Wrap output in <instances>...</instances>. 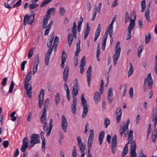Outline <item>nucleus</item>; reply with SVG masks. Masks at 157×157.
<instances>
[{"instance_id":"obj_1","label":"nucleus","mask_w":157,"mask_h":157,"mask_svg":"<svg viewBox=\"0 0 157 157\" xmlns=\"http://www.w3.org/2000/svg\"><path fill=\"white\" fill-rule=\"evenodd\" d=\"M82 105L83 108L82 114V118H85L87 115L88 112L89 106L87 104V101L85 99L84 94H82L81 97Z\"/></svg>"},{"instance_id":"obj_2","label":"nucleus","mask_w":157,"mask_h":157,"mask_svg":"<svg viewBox=\"0 0 157 157\" xmlns=\"http://www.w3.org/2000/svg\"><path fill=\"white\" fill-rule=\"evenodd\" d=\"M120 44L119 41L117 42L115 49V53L113 57V63L114 65H115L117 64V61L120 55L121 48L120 47Z\"/></svg>"},{"instance_id":"obj_3","label":"nucleus","mask_w":157,"mask_h":157,"mask_svg":"<svg viewBox=\"0 0 157 157\" xmlns=\"http://www.w3.org/2000/svg\"><path fill=\"white\" fill-rule=\"evenodd\" d=\"M78 145L79 148L81 153V157H84L86 152V148L83 143L82 142L81 138L79 136L77 137Z\"/></svg>"},{"instance_id":"obj_4","label":"nucleus","mask_w":157,"mask_h":157,"mask_svg":"<svg viewBox=\"0 0 157 157\" xmlns=\"http://www.w3.org/2000/svg\"><path fill=\"white\" fill-rule=\"evenodd\" d=\"M69 68L68 66H66L65 67L63 73V78L65 81L64 84V88L66 91L69 90L68 86L66 83L69 75Z\"/></svg>"},{"instance_id":"obj_5","label":"nucleus","mask_w":157,"mask_h":157,"mask_svg":"<svg viewBox=\"0 0 157 157\" xmlns=\"http://www.w3.org/2000/svg\"><path fill=\"white\" fill-rule=\"evenodd\" d=\"M31 15L29 16L28 14H26L24 17V24L26 25L27 23L29 24H31L33 23L34 19L35 14L33 11H32Z\"/></svg>"},{"instance_id":"obj_6","label":"nucleus","mask_w":157,"mask_h":157,"mask_svg":"<svg viewBox=\"0 0 157 157\" xmlns=\"http://www.w3.org/2000/svg\"><path fill=\"white\" fill-rule=\"evenodd\" d=\"M53 124V121L52 119L50 120L49 123V126H48V123L47 122H44V124L43 127V130L44 132L47 133V136H49L50 134L51 130L53 127L52 124Z\"/></svg>"},{"instance_id":"obj_7","label":"nucleus","mask_w":157,"mask_h":157,"mask_svg":"<svg viewBox=\"0 0 157 157\" xmlns=\"http://www.w3.org/2000/svg\"><path fill=\"white\" fill-rule=\"evenodd\" d=\"M40 135L39 134H32L31 136L30 142L31 144L29 146L30 147H32L35 144L40 143Z\"/></svg>"},{"instance_id":"obj_8","label":"nucleus","mask_w":157,"mask_h":157,"mask_svg":"<svg viewBox=\"0 0 157 157\" xmlns=\"http://www.w3.org/2000/svg\"><path fill=\"white\" fill-rule=\"evenodd\" d=\"M153 80L151 76V74L149 73L146 78L144 79V86L148 85L150 89H151L152 87Z\"/></svg>"},{"instance_id":"obj_9","label":"nucleus","mask_w":157,"mask_h":157,"mask_svg":"<svg viewBox=\"0 0 157 157\" xmlns=\"http://www.w3.org/2000/svg\"><path fill=\"white\" fill-rule=\"evenodd\" d=\"M61 120V126L64 132L66 133L67 132V122L66 118L63 115L62 116Z\"/></svg>"},{"instance_id":"obj_10","label":"nucleus","mask_w":157,"mask_h":157,"mask_svg":"<svg viewBox=\"0 0 157 157\" xmlns=\"http://www.w3.org/2000/svg\"><path fill=\"white\" fill-rule=\"evenodd\" d=\"M117 136L116 135H114L112 138L111 143L112 152L113 154H114L115 152L117 146Z\"/></svg>"},{"instance_id":"obj_11","label":"nucleus","mask_w":157,"mask_h":157,"mask_svg":"<svg viewBox=\"0 0 157 157\" xmlns=\"http://www.w3.org/2000/svg\"><path fill=\"white\" fill-rule=\"evenodd\" d=\"M75 81L77 82L74 85L72 91V96L73 100L75 98L76 99H77L76 97V96L78 94V92L79 90V88H78V80L77 79H76Z\"/></svg>"},{"instance_id":"obj_12","label":"nucleus","mask_w":157,"mask_h":157,"mask_svg":"<svg viewBox=\"0 0 157 157\" xmlns=\"http://www.w3.org/2000/svg\"><path fill=\"white\" fill-rule=\"evenodd\" d=\"M94 131L93 130H90L89 137L87 141V147H91L92 144L93 142V139L94 138Z\"/></svg>"},{"instance_id":"obj_13","label":"nucleus","mask_w":157,"mask_h":157,"mask_svg":"<svg viewBox=\"0 0 157 157\" xmlns=\"http://www.w3.org/2000/svg\"><path fill=\"white\" fill-rule=\"evenodd\" d=\"M31 71H30L25 78V88H26L27 86H29L31 85L30 84H29V82L31 79Z\"/></svg>"},{"instance_id":"obj_14","label":"nucleus","mask_w":157,"mask_h":157,"mask_svg":"<svg viewBox=\"0 0 157 157\" xmlns=\"http://www.w3.org/2000/svg\"><path fill=\"white\" fill-rule=\"evenodd\" d=\"M44 95V91L43 89H41L40 94L39 96V107L41 108L43 104V99Z\"/></svg>"},{"instance_id":"obj_15","label":"nucleus","mask_w":157,"mask_h":157,"mask_svg":"<svg viewBox=\"0 0 157 157\" xmlns=\"http://www.w3.org/2000/svg\"><path fill=\"white\" fill-rule=\"evenodd\" d=\"M29 140L27 137H25L22 141V145L21 148V151L22 152H25L26 150L28 147V143Z\"/></svg>"},{"instance_id":"obj_16","label":"nucleus","mask_w":157,"mask_h":157,"mask_svg":"<svg viewBox=\"0 0 157 157\" xmlns=\"http://www.w3.org/2000/svg\"><path fill=\"white\" fill-rule=\"evenodd\" d=\"M87 72V81L88 87H89L90 85V81L91 78V67L90 66L88 67Z\"/></svg>"},{"instance_id":"obj_17","label":"nucleus","mask_w":157,"mask_h":157,"mask_svg":"<svg viewBox=\"0 0 157 157\" xmlns=\"http://www.w3.org/2000/svg\"><path fill=\"white\" fill-rule=\"evenodd\" d=\"M122 114V112L121 109L119 107L117 108L116 111V119L118 123H119L120 121Z\"/></svg>"},{"instance_id":"obj_18","label":"nucleus","mask_w":157,"mask_h":157,"mask_svg":"<svg viewBox=\"0 0 157 157\" xmlns=\"http://www.w3.org/2000/svg\"><path fill=\"white\" fill-rule=\"evenodd\" d=\"M134 19H130V21L128 28V31H131L133 30L135 26V21L136 16L135 15L134 17Z\"/></svg>"},{"instance_id":"obj_19","label":"nucleus","mask_w":157,"mask_h":157,"mask_svg":"<svg viewBox=\"0 0 157 157\" xmlns=\"http://www.w3.org/2000/svg\"><path fill=\"white\" fill-rule=\"evenodd\" d=\"M86 57L85 56H84L81 60L80 66V73L81 74H82L84 72V66L86 64Z\"/></svg>"},{"instance_id":"obj_20","label":"nucleus","mask_w":157,"mask_h":157,"mask_svg":"<svg viewBox=\"0 0 157 157\" xmlns=\"http://www.w3.org/2000/svg\"><path fill=\"white\" fill-rule=\"evenodd\" d=\"M102 94H100L98 91L96 92L94 94V98L95 102L96 104H98L100 102L101 98V95Z\"/></svg>"},{"instance_id":"obj_21","label":"nucleus","mask_w":157,"mask_h":157,"mask_svg":"<svg viewBox=\"0 0 157 157\" xmlns=\"http://www.w3.org/2000/svg\"><path fill=\"white\" fill-rule=\"evenodd\" d=\"M74 99L73 100V104L71 105V110L73 114H75L76 112V102L77 101V99L75 98H74Z\"/></svg>"},{"instance_id":"obj_22","label":"nucleus","mask_w":157,"mask_h":157,"mask_svg":"<svg viewBox=\"0 0 157 157\" xmlns=\"http://www.w3.org/2000/svg\"><path fill=\"white\" fill-rule=\"evenodd\" d=\"M101 27L100 24H98V27L96 29L95 33V38L94 39V41L95 42L97 40L98 37L100 35L101 32Z\"/></svg>"},{"instance_id":"obj_23","label":"nucleus","mask_w":157,"mask_h":157,"mask_svg":"<svg viewBox=\"0 0 157 157\" xmlns=\"http://www.w3.org/2000/svg\"><path fill=\"white\" fill-rule=\"evenodd\" d=\"M113 96L112 88H110L109 90L108 94V100L109 103H111L113 101V98L112 97Z\"/></svg>"},{"instance_id":"obj_24","label":"nucleus","mask_w":157,"mask_h":157,"mask_svg":"<svg viewBox=\"0 0 157 157\" xmlns=\"http://www.w3.org/2000/svg\"><path fill=\"white\" fill-rule=\"evenodd\" d=\"M46 109H45V108H44L40 118L41 122L42 124L44 123L46 120Z\"/></svg>"},{"instance_id":"obj_25","label":"nucleus","mask_w":157,"mask_h":157,"mask_svg":"<svg viewBox=\"0 0 157 157\" xmlns=\"http://www.w3.org/2000/svg\"><path fill=\"white\" fill-rule=\"evenodd\" d=\"M128 128H126L125 126H121L120 129V132L121 135V137L122 136L123 134L124 135H126V133L128 132Z\"/></svg>"},{"instance_id":"obj_26","label":"nucleus","mask_w":157,"mask_h":157,"mask_svg":"<svg viewBox=\"0 0 157 157\" xmlns=\"http://www.w3.org/2000/svg\"><path fill=\"white\" fill-rule=\"evenodd\" d=\"M152 121L154 122V126L155 127L157 123V107L154 110L152 115Z\"/></svg>"},{"instance_id":"obj_27","label":"nucleus","mask_w":157,"mask_h":157,"mask_svg":"<svg viewBox=\"0 0 157 157\" xmlns=\"http://www.w3.org/2000/svg\"><path fill=\"white\" fill-rule=\"evenodd\" d=\"M25 89L26 90V93L27 95L29 98H31L32 96V87L31 85L27 86Z\"/></svg>"},{"instance_id":"obj_28","label":"nucleus","mask_w":157,"mask_h":157,"mask_svg":"<svg viewBox=\"0 0 157 157\" xmlns=\"http://www.w3.org/2000/svg\"><path fill=\"white\" fill-rule=\"evenodd\" d=\"M50 17H48L47 15L45 16L42 23V27L43 29H45L46 27V26L48 23V19H50Z\"/></svg>"},{"instance_id":"obj_29","label":"nucleus","mask_w":157,"mask_h":157,"mask_svg":"<svg viewBox=\"0 0 157 157\" xmlns=\"http://www.w3.org/2000/svg\"><path fill=\"white\" fill-rule=\"evenodd\" d=\"M129 142L127 143L125 145L123 148V151L122 153V157H124L128 153V145L129 143Z\"/></svg>"},{"instance_id":"obj_30","label":"nucleus","mask_w":157,"mask_h":157,"mask_svg":"<svg viewBox=\"0 0 157 157\" xmlns=\"http://www.w3.org/2000/svg\"><path fill=\"white\" fill-rule=\"evenodd\" d=\"M73 40V38L71 33H68V43L69 47H71Z\"/></svg>"},{"instance_id":"obj_31","label":"nucleus","mask_w":157,"mask_h":157,"mask_svg":"<svg viewBox=\"0 0 157 157\" xmlns=\"http://www.w3.org/2000/svg\"><path fill=\"white\" fill-rule=\"evenodd\" d=\"M145 16L147 21L150 22H151L150 17V10L149 9H147L145 13Z\"/></svg>"},{"instance_id":"obj_32","label":"nucleus","mask_w":157,"mask_h":157,"mask_svg":"<svg viewBox=\"0 0 157 157\" xmlns=\"http://www.w3.org/2000/svg\"><path fill=\"white\" fill-rule=\"evenodd\" d=\"M90 31V27L89 26L88 23H87V24L86 26V30L85 31L84 35V40H85L87 37L89 33V32Z\"/></svg>"},{"instance_id":"obj_33","label":"nucleus","mask_w":157,"mask_h":157,"mask_svg":"<svg viewBox=\"0 0 157 157\" xmlns=\"http://www.w3.org/2000/svg\"><path fill=\"white\" fill-rule=\"evenodd\" d=\"M136 149V142L132 141L131 143L130 151H135Z\"/></svg>"},{"instance_id":"obj_34","label":"nucleus","mask_w":157,"mask_h":157,"mask_svg":"<svg viewBox=\"0 0 157 157\" xmlns=\"http://www.w3.org/2000/svg\"><path fill=\"white\" fill-rule=\"evenodd\" d=\"M80 41L79 40V42L76 43L77 48L75 52V55L76 56H78V54L80 51Z\"/></svg>"},{"instance_id":"obj_35","label":"nucleus","mask_w":157,"mask_h":157,"mask_svg":"<svg viewBox=\"0 0 157 157\" xmlns=\"http://www.w3.org/2000/svg\"><path fill=\"white\" fill-rule=\"evenodd\" d=\"M157 136V132L156 130H154L152 132V139L153 142L155 141Z\"/></svg>"},{"instance_id":"obj_36","label":"nucleus","mask_w":157,"mask_h":157,"mask_svg":"<svg viewBox=\"0 0 157 157\" xmlns=\"http://www.w3.org/2000/svg\"><path fill=\"white\" fill-rule=\"evenodd\" d=\"M108 36V32H106L103 36V39L102 40V45H105Z\"/></svg>"},{"instance_id":"obj_37","label":"nucleus","mask_w":157,"mask_h":157,"mask_svg":"<svg viewBox=\"0 0 157 157\" xmlns=\"http://www.w3.org/2000/svg\"><path fill=\"white\" fill-rule=\"evenodd\" d=\"M129 66L130 68L128 71V77H129L132 75V74L133 73L134 71V69L132 64L131 63H129Z\"/></svg>"},{"instance_id":"obj_38","label":"nucleus","mask_w":157,"mask_h":157,"mask_svg":"<svg viewBox=\"0 0 157 157\" xmlns=\"http://www.w3.org/2000/svg\"><path fill=\"white\" fill-rule=\"evenodd\" d=\"M67 57V54L65 52V51L63 50L61 56V61H65Z\"/></svg>"},{"instance_id":"obj_39","label":"nucleus","mask_w":157,"mask_h":157,"mask_svg":"<svg viewBox=\"0 0 157 157\" xmlns=\"http://www.w3.org/2000/svg\"><path fill=\"white\" fill-rule=\"evenodd\" d=\"M151 34L150 33H148L147 35L146 36L145 38V42L146 44L148 43L150 40Z\"/></svg>"},{"instance_id":"obj_40","label":"nucleus","mask_w":157,"mask_h":157,"mask_svg":"<svg viewBox=\"0 0 157 157\" xmlns=\"http://www.w3.org/2000/svg\"><path fill=\"white\" fill-rule=\"evenodd\" d=\"M59 12L60 16H63L65 14L66 11L64 7H62L60 8Z\"/></svg>"},{"instance_id":"obj_41","label":"nucleus","mask_w":157,"mask_h":157,"mask_svg":"<svg viewBox=\"0 0 157 157\" xmlns=\"http://www.w3.org/2000/svg\"><path fill=\"white\" fill-rule=\"evenodd\" d=\"M146 3L145 1V0H143L141 3V6L142 8L141 11L142 12H144L146 9Z\"/></svg>"},{"instance_id":"obj_42","label":"nucleus","mask_w":157,"mask_h":157,"mask_svg":"<svg viewBox=\"0 0 157 157\" xmlns=\"http://www.w3.org/2000/svg\"><path fill=\"white\" fill-rule=\"evenodd\" d=\"M38 4L35 3L29 4V8L30 10H32L35 8L37 7Z\"/></svg>"},{"instance_id":"obj_43","label":"nucleus","mask_w":157,"mask_h":157,"mask_svg":"<svg viewBox=\"0 0 157 157\" xmlns=\"http://www.w3.org/2000/svg\"><path fill=\"white\" fill-rule=\"evenodd\" d=\"M133 138V131L132 130H131L128 135V140L129 141H132Z\"/></svg>"},{"instance_id":"obj_44","label":"nucleus","mask_w":157,"mask_h":157,"mask_svg":"<svg viewBox=\"0 0 157 157\" xmlns=\"http://www.w3.org/2000/svg\"><path fill=\"white\" fill-rule=\"evenodd\" d=\"M55 101L56 105H58L60 101V95L58 93H57L55 96Z\"/></svg>"},{"instance_id":"obj_45","label":"nucleus","mask_w":157,"mask_h":157,"mask_svg":"<svg viewBox=\"0 0 157 157\" xmlns=\"http://www.w3.org/2000/svg\"><path fill=\"white\" fill-rule=\"evenodd\" d=\"M56 10L55 8H52L48 10L47 11V14L46 15L48 16L49 17H50V13L53 11H55Z\"/></svg>"},{"instance_id":"obj_46","label":"nucleus","mask_w":157,"mask_h":157,"mask_svg":"<svg viewBox=\"0 0 157 157\" xmlns=\"http://www.w3.org/2000/svg\"><path fill=\"white\" fill-rule=\"evenodd\" d=\"M39 63V55H38L35 57L34 65L38 66Z\"/></svg>"},{"instance_id":"obj_47","label":"nucleus","mask_w":157,"mask_h":157,"mask_svg":"<svg viewBox=\"0 0 157 157\" xmlns=\"http://www.w3.org/2000/svg\"><path fill=\"white\" fill-rule=\"evenodd\" d=\"M53 0H44L41 4L40 7H43L52 1Z\"/></svg>"},{"instance_id":"obj_48","label":"nucleus","mask_w":157,"mask_h":157,"mask_svg":"<svg viewBox=\"0 0 157 157\" xmlns=\"http://www.w3.org/2000/svg\"><path fill=\"white\" fill-rule=\"evenodd\" d=\"M53 0H44L41 4L40 7H43L52 1Z\"/></svg>"},{"instance_id":"obj_49","label":"nucleus","mask_w":157,"mask_h":157,"mask_svg":"<svg viewBox=\"0 0 157 157\" xmlns=\"http://www.w3.org/2000/svg\"><path fill=\"white\" fill-rule=\"evenodd\" d=\"M14 83L13 81H12L11 82V84L10 85V88L9 90V91L8 93H11L12 92L13 89L14 88Z\"/></svg>"},{"instance_id":"obj_50","label":"nucleus","mask_w":157,"mask_h":157,"mask_svg":"<svg viewBox=\"0 0 157 157\" xmlns=\"http://www.w3.org/2000/svg\"><path fill=\"white\" fill-rule=\"evenodd\" d=\"M59 42V38L57 36H56L54 40L53 43V46L54 47L55 46H56V47H57V46Z\"/></svg>"},{"instance_id":"obj_51","label":"nucleus","mask_w":157,"mask_h":157,"mask_svg":"<svg viewBox=\"0 0 157 157\" xmlns=\"http://www.w3.org/2000/svg\"><path fill=\"white\" fill-rule=\"evenodd\" d=\"M131 19L129 17V13L128 12H126L125 13V23H127L129 21V20Z\"/></svg>"},{"instance_id":"obj_52","label":"nucleus","mask_w":157,"mask_h":157,"mask_svg":"<svg viewBox=\"0 0 157 157\" xmlns=\"http://www.w3.org/2000/svg\"><path fill=\"white\" fill-rule=\"evenodd\" d=\"M50 58V56L45 55V63L46 65H48L49 64V60Z\"/></svg>"},{"instance_id":"obj_53","label":"nucleus","mask_w":157,"mask_h":157,"mask_svg":"<svg viewBox=\"0 0 157 157\" xmlns=\"http://www.w3.org/2000/svg\"><path fill=\"white\" fill-rule=\"evenodd\" d=\"M104 123L105 124V127L107 128L110 123V120L107 118H105L104 119Z\"/></svg>"},{"instance_id":"obj_54","label":"nucleus","mask_w":157,"mask_h":157,"mask_svg":"<svg viewBox=\"0 0 157 157\" xmlns=\"http://www.w3.org/2000/svg\"><path fill=\"white\" fill-rule=\"evenodd\" d=\"M33 50L34 48H33L29 50L28 54V58H31L33 56Z\"/></svg>"},{"instance_id":"obj_55","label":"nucleus","mask_w":157,"mask_h":157,"mask_svg":"<svg viewBox=\"0 0 157 157\" xmlns=\"http://www.w3.org/2000/svg\"><path fill=\"white\" fill-rule=\"evenodd\" d=\"M53 49V47L52 46L50 47L47 51V52L46 53V55L50 56H51Z\"/></svg>"},{"instance_id":"obj_56","label":"nucleus","mask_w":157,"mask_h":157,"mask_svg":"<svg viewBox=\"0 0 157 157\" xmlns=\"http://www.w3.org/2000/svg\"><path fill=\"white\" fill-rule=\"evenodd\" d=\"M105 132L104 131H101L99 134L98 139H103L105 136Z\"/></svg>"},{"instance_id":"obj_57","label":"nucleus","mask_w":157,"mask_h":157,"mask_svg":"<svg viewBox=\"0 0 157 157\" xmlns=\"http://www.w3.org/2000/svg\"><path fill=\"white\" fill-rule=\"evenodd\" d=\"M104 82L103 80H101V89L100 90V92L101 94H102L103 93V91L104 90L103 88L104 86Z\"/></svg>"},{"instance_id":"obj_58","label":"nucleus","mask_w":157,"mask_h":157,"mask_svg":"<svg viewBox=\"0 0 157 157\" xmlns=\"http://www.w3.org/2000/svg\"><path fill=\"white\" fill-rule=\"evenodd\" d=\"M21 0H19L16 4L13 5V7L16 8L18 7L21 5Z\"/></svg>"},{"instance_id":"obj_59","label":"nucleus","mask_w":157,"mask_h":157,"mask_svg":"<svg viewBox=\"0 0 157 157\" xmlns=\"http://www.w3.org/2000/svg\"><path fill=\"white\" fill-rule=\"evenodd\" d=\"M46 29L44 31V36L48 35L49 32L50 31V29L51 28H50L48 27V26H46Z\"/></svg>"},{"instance_id":"obj_60","label":"nucleus","mask_w":157,"mask_h":157,"mask_svg":"<svg viewBox=\"0 0 157 157\" xmlns=\"http://www.w3.org/2000/svg\"><path fill=\"white\" fill-rule=\"evenodd\" d=\"M49 102V100L48 99H47L45 101L44 104V108L46 109V108L48 107Z\"/></svg>"},{"instance_id":"obj_61","label":"nucleus","mask_w":157,"mask_h":157,"mask_svg":"<svg viewBox=\"0 0 157 157\" xmlns=\"http://www.w3.org/2000/svg\"><path fill=\"white\" fill-rule=\"evenodd\" d=\"M133 88L132 87H131L129 90V94L130 95V97L131 99H132L133 97Z\"/></svg>"},{"instance_id":"obj_62","label":"nucleus","mask_w":157,"mask_h":157,"mask_svg":"<svg viewBox=\"0 0 157 157\" xmlns=\"http://www.w3.org/2000/svg\"><path fill=\"white\" fill-rule=\"evenodd\" d=\"M130 157H137V155L136 151H130Z\"/></svg>"},{"instance_id":"obj_63","label":"nucleus","mask_w":157,"mask_h":157,"mask_svg":"<svg viewBox=\"0 0 157 157\" xmlns=\"http://www.w3.org/2000/svg\"><path fill=\"white\" fill-rule=\"evenodd\" d=\"M143 48V47H140L138 49V55L139 57H140L141 56V53L142 52Z\"/></svg>"},{"instance_id":"obj_64","label":"nucleus","mask_w":157,"mask_h":157,"mask_svg":"<svg viewBox=\"0 0 157 157\" xmlns=\"http://www.w3.org/2000/svg\"><path fill=\"white\" fill-rule=\"evenodd\" d=\"M2 144L5 148H6L8 146L9 143L7 140H5L3 142Z\"/></svg>"}]
</instances>
